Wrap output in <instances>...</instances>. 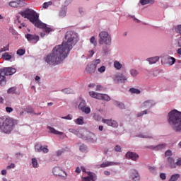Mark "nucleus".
<instances>
[{
  "instance_id": "1",
  "label": "nucleus",
  "mask_w": 181,
  "mask_h": 181,
  "mask_svg": "<svg viewBox=\"0 0 181 181\" xmlns=\"http://www.w3.org/2000/svg\"><path fill=\"white\" fill-rule=\"evenodd\" d=\"M76 35L73 31H68L65 35V40L62 43L55 46L52 52L45 57V62L50 66H56L60 64L67 57L70 50L74 46V39Z\"/></svg>"
},
{
  "instance_id": "2",
  "label": "nucleus",
  "mask_w": 181,
  "mask_h": 181,
  "mask_svg": "<svg viewBox=\"0 0 181 181\" xmlns=\"http://www.w3.org/2000/svg\"><path fill=\"white\" fill-rule=\"evenodd\" d=\"M19 13L23 16V18L28 19V21H30V22H31V23H33V25L36 28H38V29H42L45 33H50V32H53V28L47 27V24L40 21L39 19V14H37L36 11L27 8L21 11Z\"/></svg>"
},
{
  "instance_id": "3",
  "label": "nucleus",
  "mask_w": 181,
  "mask_h": 181,
  "mask_svg": "<svg viewBox=\"0 0 181 181\" xmlns=\"http://www.w3.org/2000/svg\"><path fill=\"white\" fill-rule=\"evenodd\" d=\"M168 124L175 132H181V112L171 110L168 113Z\"/></svg>"
},
{
  "instance_id": "4",
  "label": "nucleus",
  "mask_w": 181,
  "mask_h": 181,
  "mask_svg": "<svg viewBox=\"0 0 181 181\" xmlns=\"http://www.w3.org/2000/svg\"><path fill=\"white\" fill-rule=\"evenodd\" d=\"M15 124H16V120L12 117L6 116L0 117V129L4 134H11L13 131Z\"/></svg>"
},
{
  "instance_id": "5",
  "label": "nucleus",
  "mask_w": 181,
  "mask_h": 181,
  "mask_svg": "<svg viewBox=\"0 0 181 181\" xmlns=\"http://www.w3.org/2000/svg\"><path fill=\"white\" fill-rule=\"evenodd\" d=\"M16 73V69L13 67H6L0 69V86L6 84V77L5 76H12Z\"/></svg>"
},
{
  "instance_id": "6",
  "label": "nucleus",
  "mask_w": 181,
  "mask_h": 181,
  "mask_svg": "<svg viewBox=\"0 0 181 181\" xmlns=\"http://www.w3.org/2000/svg\"><path fill=\"white\" fill-rule=\"evenodd\" d=\"M99 45H111V36L107 31H101L99 33Z\"/></svg>"
},
{
  "instance_id": "7",
  "label": "nucleus",
  "mask_w": 181,
  "mask_h": 181,
  "mask_svg": "<svg viewBox=\"0 0 181 181\" xmlns=\"http://www.w3.org/2000/svg\"><path fill=\"white\" fill-rule=\"evenodd\" d=\"M89 95L92 98H96L97 100H103V101H110L111 98L107 94H101L94 91H90Z\"/></svg>"
},
{
  "instance_id": "8",
  "label": "nucleus",
  "mask_w": 181,
  "mask_h": 181,
  "mask_svg": "<svg viewBox=\"0 0 181 181\" xmlns=\"http://www.w3.org/2000/svg\"><path fill=\"white\" fill-rule=\"evenodd\" d=\"M25 37L30 43H36L40 40L39 35L36 34L27 33L25 35Z\"/></svg>"
},
{
  "instance_id": "9",
  "label": "nucleus",
  "mask_w": 181,
  "mask_h": 181,
  "mask_svg": "<svg viewBox=\"0 0 181 181\" xmlns=\"http://www.w3.org/2000/svg\"><path fill=\"white\" fill-rule=\"evenodd\" d=\"M81 138H82V139L88 141L89 142H92L93 144H94V142H97V136L91 132L86 134V136H82Z\"/></svg>"
},
{
  "instance_id": "10",
  "label": "nucleus",
  "mask_w": 181,
  "mask_h": 181,
  "mask_svg": "<svg viewBox=\"0 0 181 181\" xmlns=\"http://www.w3.org/2000/svg\"><path fill=\"white\" fill-rule=\"evenodd\" d=\"M9 5L11 6V8H22L26 5L25 4V1L22 0H16V1H11L9 3Z\"/></svg>"
},
{
  "instance_id": "11",
  "label": "nucleus",
  "mask_w": 181,
  "mask_h": 181,
  "mask_svg": "<svg viewBox=\"0 0 181 181\" xmlns=\"http://www.w3.org/2000/svg\"><path fill=\"white\" fill-rule=\"evenodd\" d=\"M52 173H54L55 176H62L63 177L67 176L66 172L62 170L60 167H54L52 170Z\"/></svg>"
},
{
  "instance_id": "12",
  "label": "nucleus",
  "mask_w": 181,
  "mask_h": 181,
  "mask_svg": "<svg viewBox=\"0 0 181 181\" xmlns=\"http://www.w3.org/2000/svg\"><path fill=\"white\" fill-rule=\"evenodd\" d=\"M102 122H103V124H107V125H108L109 127H112L113 128L118 127V122H117V121L115 120L103 119Z\"/></svg>"
},
{
  "instance_id": "13",
  "label": "nucleus",
  "mask_w": 181,
  "mask_h": 181,
  "mask_svg": "<svg viewBox=\"0 0 181 181\" xmlns=\"http://www.w3.org/2000/svg\"><path fill=\"white\" fill-rule=\"evenodd\" d=\"M148 149H151V151H160L161 149H165L166 148V144H158L157 146H147Z\"/></svg>"
},
{
  "instance_id": "14",
  "label": "nucleus",
  "mask_w": 181,
  "mask_h": 181,
  "mask_svg": "<svg viewBox=\"0 0 181 181\" xmlns=\"http://www.w3.org/2000/svg\"><path fill=\"white\" fill-rule=\"evenodd\" d=\"M126 158L128 159H132V160H136L138 158H139V156L134 152H127L126 153Z\"/></svg>"
},
{
  "instance_id": "15",
  "label": "nucleus",
  "mask_w": 181,
  "mask_h": 181,
  "mask_svg": "<svg viewBox=\"0 0 181 181\" xmlns=\"http://www.w3.org/2000/svg\"><path fill=\"white\" fill-rule=\"evenodd\" d=\"M96 69L95 66L90 63L86 66V71L88 74H93L95 73Z\"/></svg>"
},
{
  "instance_id": "16",
  "label": "nucleus",
  "mask_w": 181,
  "mask_h": 181,
  "mask_svg": "<svg viewBox=\"0 0 181 181\" xmlns=\"http://www.w3.org/2000/svg\"><path fill=\"white\" fill-rule=\"evenodd\" d=\"M35 151L36 152H43V153H47L49 152V148H47V146H35Z\"/></svg>"
},
{
  "instance_id": "17",
  "label": "nucleus",
  "mask_w": 181,
  "mask_h": 181,
  "mask_svg": "<svg viewBox=\"0 0 181 181\" xmlns=\"http://www.w3.org/2000/svg\"><path fill=\"white\" fill-rule=\"evenodd\" d=\"M117 165H119V163L114 161H106L100 164V168H108V166H115Z\"/></svg>"
},
{
  "instance_id": "18",
  "label": "nucleus",
  "mask_w": 181,
  "mask_h": 181,
  "mask_svg": "<svg viewBox=\"0 0 181 181\" xmlns=\"http://www.w3.org/2000/svg\"><path fill=\"white\" fill-rule=\"evenodd\" d=\"M168 163L169 168H170L171 169L176 168V162H175V159L172 158V157L168 158Z\"/></svg>"
},
{
  "instance_id": "19",
  "label": "nucleus",
  "mask_w": 181,
  "mask_h": 181,
  "mask_svg": "<svg viewBox=\"0 0 181 181\" xmlns=\"http://www.w3.org/2000/svg\"><path fill=\"white\" fill-rule=\"evenodd\" d=\"M116 80L118 83H125L127 81V76L119 74L116 76Z\"/></svg>"
},
{
  "instance_id": "20",
  "label": "nucleus",
  "mask_w": 181,
  "mask_h": 181,
  "mask_svg": "<svg viewBox=\"0 0 181 181\" xmlns=\"http://www.w3.org/2000/svg\"><path fill=\"white\" fill-rule=\"evenodd\" d=\"M47 128L51 134H54V135H63V132H59L53 127H48Z\"/></svg>"
},
{
  "instance_id": "21",
  "label": "nucleus",
  "mask_w": 181,
  "mask_h": 181,
  "mask_svg": "<svg viewBox=\"0 0 181 181\" xmlns=\"http://www.w3.org/2000/svg\"><path fill=\"white\" fill-rule=\"evenodd\" d=\"M143 105L145 108H151V107H153V100H146L143 103Z\"/></svg>"
},
{
  "instance_id": "22",
  "label": "nucleus",
  "mask_w": 181,
  "mask_h": 181,
  "mask_svg": "<svg viewBox=\"0 0 181 181\" xmlns=\"http://www.w3.org/2000/svg\"><path fill=\"white\" fill-rule=\"evenodd\" d=\"M147 61L149 62V64H155V63L159 62V57L148 58Z\"/></svg>"
},
{
  "instance_id": "23",
  "label": "nucleus",
  "mask_w": 181,
  "mask_h": 181,
  "mask_svg": "<svg viewBox=\"0 0 181 181\" xmlns=\"http://www.w3.org/2000/svg\"><path fill=\"white\" fill-rule=\"evenodd\" d=\"M132 177L133 180H134V181H138L140 179L139 173H138V171H136V170H134L133 172Z\"/></svg>"
},
{
  "instance_id": "24",
  "label": "nucleus",
  "mask_w": 181,
  "mask_h": 181,
  "mask_svg": "<svg viewBox=\"0 0 181 181\" xmlns=\"http://www.w3.org/2000/svg\"><path fill=\"white\" fill-rule=\"evenodd\" d=\"M167 60L170 66H172L173 64H175L176 59L171 57H168Z\"/></svg>"
},
{
  "instance_id": "25",
  "label": "nucleus",
  "mask_w": 181,
  "mask_h": 181,
  "mask_svg": "<svg viewBox=\"0 0 181 181\" xmlns=\"http://www.w3.org/2000/svg\"><path fill=\"white\" fill-rule=\"evenodd\" d=\"M2 57L4 60H11L12 59V56L9 54L8 52H5L3 55Z\"/></svg>"
},
{
  "instance_id": "26",
  "label": "nucleus",
  "mask_w": 181,
  "mask_h": 181,
  "mask_svg": "<svg viewBox=\"0 0 181 181\" xmlns=\"http://www.w3.org/2000/svg\"><path fill=\"white\" fill-rule=\"evenodd\" d=\"M114 67H115L117 70H121V69H122V64H121L119 62L115 61L114 62Z\"/></svg>"
},
{
  "instance_id": "27",
  "label": "nucleus",
  "mask_w": 181,
  "mask_h": 181,
  "mask_svg": "<svg viewBox=\"0 0 181 181\" xmlns=\"http://www.w3.org/2000/svg\"><path fill=\"white\" fill-rule=\"evenodd\" d=\"M141 5H148V4H153V0H140Z\"/></svg>"
},
{
  "instance_id": "28",
  "label": "nucleus",
  "mask_w": 181,
  "mask_h": 181,
  "mask_svg": "<svg viewBox=\"0 0 181 181\" xmlns=\"http://www.w3.org/2000/svg\"><path fill=\"white\" fill-rule=\"evenodd\" d=\"M129 91L132 93V94H141V90H139V89H136L135 88H131L129 89Z\"/></svg>"
},
{
  "instance_id": "29",
  "label": "nucleus",
  "mask_w": 181,
  "mask_h": 181,
  "mask_svg": "<svg viewBox=\"0 0 181 181\" xmlns=\"http://www.w3.org/2000/svg\"><path fill=\"white\" fill-rule=\"evenodd\" d=\"M179 177H180V175L179 174H174L171 176L170 179L169 181H176L177 180V179H179Z\"/></svg>"
},
{
  "instance_id": "30",
  "label": "nucleus",
  "mask_w": 181,
  "mask_h": 181,
  "mask_svg": "<svg viewBox=\"0 0 181 181\" xmlns=\"http://www.w3.org/2000/svg\"><path fill=\"white\" fill-rule=\"evenodd\" d=\"M76 123L78 125H83V124H84V119H83V117H81L78 118V119L76 120Z\"/></svg>"
},
{
  "instance_id": "31",
  "label": "nucleus",
  "mask_w": 181,
  "mask_h": 181,
  "mask_svg": "<svg viewBox=\"0 0 181 181\" xmlns=\"http://www.w3.org/2000/svg\"><path fill=\"white\" fill-rule=\"evenodd\" d=\"M85 107H86V101L85 100H82L81 102V103L79 104V105H78V108H79V110L83 111V110H84Z\"/></svg>"
},
{
  "instance_id": "32",
  "label": "nucleus",
  "mask_w": 181,
  "mask_h": 181,
  "mask_svg": "<svg viewBox=\"0 0 181 181\" xmlns=\"http://www.w3.org/2000/svg\"><path fill=\"white\" fill-rule=\"evenodd\" d=\"M62 93H64V94H73V90L71 88H65L62 90Z\"/></svg>"
},
{
  "instance_id": "33",
  "label": "nucleus",
  "mask_w": 181,
  "mask_h": 181,
  "mask_svg": "<svg viewBox=\"0 0 181 181\" xmlns=\"http://www.w3.org/2000/svg\"><path fill=\"white\" fill-rule=\"evenodd\" d=\"M101 63V59H94L90 64H92L97 69V65Z\"/></svg>"
},
{
  "instance_id": "34",
  "label": "nucleus",
  "mask_w": 181,
  "mask_h": 181,
  "mask_svg": "<svg viewBox=\"0 0 181 181\" xmlns=\"http://www.w3.org/2000/svg\"><path fill=\"white\" fill-rule=\"evenodd\" d=\"M52 1L45 2L42 4V8H44V9H47L49 8V6H52Z\"/></svg>"
},
{
  "instance_id": "35",
  "label": "nucleus",
  "mask_w": 181,
  "mask_h": 181,
  "mask_svg": "<svg viewBox=\"0 0 181 181\" xmlns=\"http://www.w3.org/2000/svg\"><path fill=\"white\" fill-rule=\"evenodd\" d=\"M69 132H71L72 134H75V135H78L79 136V138H81V136L83 135L78 134V132H77V130L74 129H69Z\"/></svg>"
},
{
  "instance_id": "36",
  "label": "nucleus",
  "mask_w": 181,
  "mask_h": 181,
  "mask_svg": "<svg viewBox=\"0 0 181 181\" xmlns=\"http://www.w3.org/2000/svg\"><path fill=\"white\" fill-rule=\"evenodd\" d=\"M130 74H131V76H132V77H136V76H138V74H139V72H138V71H136L135 69H132L130 71Z\"/></svg>"
},
{
  "instance_id": "37",
  "label": "nucleus",
  "mask_w": 181,
  "mask_h": 181,
  "mask_svg": "<svg viewBox=\"0 0 181 181\" xmlns=\"http://www.w3.org/2000/svg\"><path fill=\"white\" fill-rule=\"evenodd\" d=\"M90 42L93 46H97V40H95V37L93 36L90 39Z\"/></svg>"
},
{
  "instance_id": "38",
  "label": "nucleus",
  "mask_w": 181,
  "mask_h": 181,
  "mask_svg": "<svg viewBox=\"0 0 181 181\" xmlns=\"http://www.w3.org/2000/svg\"><path fill=\"white\" fill-rule=\"evenodd\" d=\"M16 91V88L12 87L7 90V93L8 94H15Z\"/></svg>"
},
{
  "instance_id": "39",
  "label": "nucleus",
  "mask_w": 181,
  "mask_h": 181,
  "mask_svg": "<svg viewBox=\"0 0 181 181\" xmlns=\"http://www.w3.org/2000/svg\"><path fill=\"white\" fill-rule=\"evenodd\" d=\"M88 175L90 176L89 178L90 180H97V176L95 175H93L91 173H88Z\"/></svg>"
},
{
  "instance_id": "40",
  "label": "nucleus",
  "mask_w": 181,
  "mask_h": 181,
  "mask_svg": "<svg viewBox=\"0 0 181 181\" xmlns=\"http://www.w3.org/2000/svg\"><path fill=\"white\" fill-rule=\"evenodd\" d=\"M25 53V51L23 49H19L17 50V54H18V56H23Z\"/></svg>"
},
{
  "instance_id": "41",
  "label": "nucleus",
  "mask_w": 181,
  "mask_h": 181,
  "mask_svg": "<svg viewBox=\"0 0 181 181\" xmlns=\"http://www.w3.org/2000/svg\"><path fill=\"white\" fill-rule=\"evenodd\" d=\"M95 52H94V50L91 49V50H89L88 52V54H87V57L90 59L93 56H94Z\"/></svg>"
},
{
  "instance_id": "42",
  "label": "nucleus",
  "mask_w": 181,
  "mask_h": 181,
  "mask_svg": "<svg viewBox=\"0 0 181 181\" xmlns=\"http://www.w3.org/2000/svg\"><path fill=\"white\" fill-rule=\"evenodd\" d=\"M32 165L34 168H37V160L36 158H32Z\"/></svg>"
},
{
  "instance_id": "43",
  "label": "nucleus",
  "mask_w": 181,
  "mask_h": 181,
  "mask_svg": "<svg viewBox=\"0 0 181 181\" xmlns=\"http://www.w3.org/2000/svg\"><path fill=\"white\" fill-rule=\"evenodd\" d=\"M8 50H9V45H8L6 46V47H4L3 48H1V49H0V53H2V52H6V51H8Z\"/></svg>"
},
{
  "instance_id": "44",
  "label": "nucleus",
  "mask_w": 181,
  "mask_h": 181,
  "mask_svg": "<svg viewBox=\"0 0 181 181\" xmlns=\"http://www.w3.org/2000/svg\"><path fill=\"white\" fill-rule=\"evenodd\" d=\"M79 149L81 152H86L87 147L86 146V145L82 144L80 146Z\"/></svg>"
},
{
  "instance_id": "45",
  "label": "nucleus",
  "mask_w": 181,
  "mask_h": 181,
  "mask_svg": "<svg viewBox=\"0 0 181 181\" xmlns=\"http://www.w3.org/2000/svg\"><path fill=\"white\" fill-rule=\"evenodd\" d=\"M83 112H85V114H90L91 112V109L90 107H85L83 110Z\"/></svg>"
},
{
  "instance_id": "46",
  "label": "nucleus",
  "mask_w": 181,
  "mask_h": 181,
  "mask_svg": "<svg viewBox=\"0 0 181 181\" xmlns=\"http://www.w3.org/2000/svg\"><path fill=\"white\" fill-rule=\"evenodd\" d=\"M115 151L116 152H122V148H121L120 146L116 145L115 147Z\"/></svg>"
},
{
  "instance_id": "47",
  "label": "nucleus",
  "mask_w": 181,
  "mask_h": 181,
  "mask_svg": "<svg viewBox=\"0 0 181 181\" xmlns=\"http://www.w3.org/2000/svg\"><path fill=\"white\" fill-rule=\"evenodd\" d=\"M98 71L99 73H104V71H105V66H102L100 68H98Z\"/></svg>"
},
{
  "instance_id": "48",
  "label": "nucleus",
  "mask_w": 181,
  "mask_h": 181,
  "mask_svg": "<svg viewBox=\"0 0 181 181\" xmlns=\"http://www.w3.org/2000/svg\"><path fill=\"white\" fill-rule=\"evenodd\" d=\"M93 119H95V121H100V119H101V116H100V115L95 114L93 115Z\"/></svg>"
},
{
  "instance_id": "49",
  "label": "nucleus",
  "mask_w": 181,
  "mask_h": 181,
  "mask_svg": "<svg viewBox=\"0 0 181 181\" xmlns=\"http://www.w3.org/2000/svg\"><path fill=\"white\" fill-rule=\"evenodd\" d=\"M139 136V138H152V136L151 134H140Z\"/></svg>"
},
{
  "instance_id": "50",
  "label": "nucleus",
  "mask_w": 181,
  "mask_h": 181,
  "mask_svg": "<svg viewBox=\"0 0 181 181\" xmlns=\"http://www.w3.org/2000/svg\"><path fill=\"white\" fill-rule=\"evenodd\" d=\"M146 114H147V112L146 110H144L139 113L137 114V117H142V115H145Z\"/></svg>"
},
{
  "instance_id": "51",
  "label": "nucleus",
  "mask_w": 181,
  "mask_h": 181,
  "mask_svg": "<svg viewBox=\"0 0 181 181\" xmlns=\"http://www.w3.org/2000/svg\"><path fill=\"white\" fill-rule=\"evenodd\" d=\"M6 112L11 113L13 111V108L11 107H6Z\"/></svg>"
},
{
  "instance_id": "52",
  "label": "nucleus",
  "mask_w": 181,
  "mask_h": 181,
  "mask_svg": "<svg viewBox=\"0 0 181 181\" xmlns=\"http://www.w3.org/2000/svg\"><path fill=\"white\" fill-rule=\"evenodd\" d=\"M62 119H72L73 116H71V115H68L67 116L62 117Z\"/></svg>"
},
{
  "instance_id": "53",
  "label": "nucleus",
  "mask_w": 181,
  "mask_h": 181,
  "mask_svg": "<svg viewBox=\"0 0 181 181\" xmlns=\"http://www.w3.org/2000/svg\"><path fill=\"white\" fill-rule=\"evenodd\" d=\"M165 156H172V151L168 150L165 153Z\"/></svg>"
},
{
  "instance_id": "54",
  "label": "nucleus",
  "mask_w": 181,
  "mask_h": 181,
  "mask_svg": "<svg viewBox=\"0 0 181 181\" xmlns=\"http://www.w3.org/2000/svg\"><path fill=\"white\" fill-rule=\"evenodd\" d=\"M160 179H162V180H165L166 179V174L160 173Z\"/></svg>"
},
{
  "instance_id": "55",
  "label": "nucleus",
  "mask_w": 181,
  "mask_h": 181,
  "mask_svg": "<svg viewBox=\"0 0 181 181\" xmlns=\"http://www.w3.org/2000/svg\"><path fill=\"white\" fill-rule=\"evenodd\" d=\"M175 163H176V167L181 166V158L177 159V161L175 162Z\"/></svg>"
},
{
  "instance_id": "56",
  "label": "nucleus",
  "mask_w": 181,
  "mask_h": 181,
  "mask_svg": "<svg viewBox=\"0 0 181 181\" xmlns=\"http://www.w3.org/2000/svg\"><path fill=\"white\" fill-rule=\"evenodd\" d=\"M103 90V87L101 86V85H98L96 86L95 90L96 91H101Z\"/></svg>"
},
{
  "instance_id": "57",
  "label": "nucleus",
  "mask_w": 181,
  "mask_h": 181,
  "mask_svg": "<svg viewBox=\"0 0 181 181\" xmlns=\"http://www.w3.org/2000/svg\"><path fill=\"white\" fill-rule=\"evenodd\" d=\"M103 52H104V53H105V54L108 53V47L104 46V47H103Z\"/></svg>"
},
{
  "instance_id": "58",
  "label": "nucleus",
  "mask_w": 181,
  "mask_h": 181,
  "mask_svg": "<svg viewBox=\"0 0 181 181\" xmlns=\"http://www.w3.org/2000/svg\"><path fill=\"white\" fill-rule=\"evenodd\" d=\"M15 168V165L13 163H11L10 165L7 166V169H13Z\"/></svg>"
},
{
  "instance_id": "59",
  "label": "nucleus",
  "mask_w": 181,
  "mask_h": 181,
  "mask_svg": "<svg viewBox=\"0 0 181 181\" xmlns=\"http://www.w3.org/2000/svg\"><path fill=\"white\" fill-rule=\"evenodd\" d=\"M83 181H91V180H90V177H85L83 178Z\"/></svg>"
},
{
  "instance_id": "60",
  "label": "nucleus",
  "mask_w": 181,
  "mask_h": 181,
  "mask_svg": "<svg viewBox=\"0 0 181 181\" xmlns=\"http://www.w3.org/2000/svg\"><path fill=\"white\" fill-rule=\"evenodd\" d=\"M177 45L178 47H181V37L178 39Z\"/></svg>"
},
{
  "instance_id": "61",
  "label": "nucleus",
  "mask_w": 181,
  "mask_h": 181,
  "mask_svg": "<svg viewBox=\"0 0 181 181\" xmlns=\"http://www.w3.org/2000/svg\"><path fill=\"white\" fill-rule=\"evenodd\" d=\"M150 172H152L153 173V172H155V168L154 167H149L148 168Z\"/></svg>"
},
{
  "instance_id": "62",
  "label": "nucleus",
  "mask_w": 181,
  "mask_h": 181,
  "mask_svg": "<svg viewBox=\"0 0 181 181\" xmlns=\"http://www.w3.org/2000/svg\"><path fill=\"white\" fill-rule=\"evenodd\" d=\"M27 112L32 114L33 112V110L32 108H28L27 109Z\"/></svg>"
},
{
  "instance_id": "63",
  "label": "nucleus",
  "mask_w": 181,
  "mask_h": 181,
  "mask_svg": "<svg viewBox=\"0 0 181 181\" xmlns=\"http://www.w3.org/2000/svg\"><path fill=\"white\" fill-rule=\"evenodd\" d=\"M118 107L119 108H124V104L123 103H119L118 104Z\"/></svg>"
},
{
  "instance_id": "64",
  "label": "nucleus",
  "mask_w": 181,
  "mask_h": 181,
  "mask_svg": "<svg viewBox=\"0 0 181 181\" xmlns=\"http://www.w3.org/2000/svg\"><path fill=\"white\" fill-rule=\"evenodd\" d=\"M177 54H180V56H181V47H180V48L177 50Z\"/></svg>"
}]
</instances>
